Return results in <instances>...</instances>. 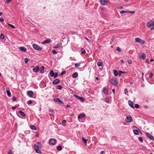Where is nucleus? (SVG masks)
<instances>
[{"mask_svg":"<svg viewBox=\"0 0 154 154\" xmlns=\"http://www.w3.org/2000/svg\"><path fill=\"white\" fill-rule=\"evenodd\" d=\"M57 149L58 151H60L62 149V146H58L57 147Z\"/></svg>","mask_w":154,"mask_h":154,"instance_id":"obj_31","label":"nucleus"},{"mask_svg":"<svg viewBox=\"0 0 154 154\" xmlns=\"http://www.w3.org/2000/svg\"><path fill=\"white\" fill-rule=\"evenodd\" d=\"M49 143L52 145H54L56 143V140L54 139H51L49 140Z\"/></svg>","mask_w":154,"mask_h":154,"instance_id":"obj_11","label":"nucleus"},{"mask_svg":"<svg viewBox=\"0 0 154 154\" xmlns=\"http://www.w3.org/2000/svg\"><path fill=\"white\" fill-rule=\"evenodd\" d=\"M128 62L129 64H132V61L131 60H128Z\"/></svg>","mask_w":154,"mask_h":154,"instance_id":"obj_52","label":"nucleus"},{"mask_svg":"<svg viewBox=\"0 0 154 154\" xmlns=\"http://www.w3.org/2000/svg\"><path fill=\"white\" fill-rule=\"evenodd\" d=\"M146 56L145 54L143 53L142 56V58L143 60H145L146 59Z\"/></svg>","mask_w":154,"mask_h":154,"instance_id":"obj_34","label":"nucleus"},{"mask_svg":"<svg viewBox=\"0 0 154 154\" xmlns=\"http://www.w3.org/2000/svg\"><path fill=\"white\" fill-rule=\"evenodd\" d=\"M105 102L106 103H109V100L108 98H106L105 99Z\"/></svg>","mask_w":154,"mask_h":154,"instance_id":"obj_41","label":"nucleus"},{"mask_svg":"<svg viewBox=\"0 0 154 154\" xmlns=\"http://www.w3.org/2000/svg\"><path fill=\"white\" fill-rule=\"evenodd\" d=\"M54 101L58 102L60 104H63V102L61 101L59 98L58 97H56L54 98Z\"/></svg>","mask_w":154,"mask_h":154,"instance_id":"obj_7","label":"nucleus"},{"mask_svg":"<svg viewBox=\"0 0 154 154\" xmlns=\"http://www.w3.org/2000/svg\"><path fill=\"white\" fill-rule=\"evenodd\" d=\"M128 102V104L130 107L133 109H134V106L133 102L130 100H129Z\"/></svg>","mask_w":154,"mask_h":154,"instance_id":"obj_13","label":"nucleus"},{"mask_svg":"<svg viewBox=\"0 0 154 154\" xmlns=\"http://www.w3.org/2000/svg\"><path fill=\"white\" fill-rule=\"evenodd\" d=\"M112 91L114 93L115 92V89H113L112 90Z\"/></svg>","mask_w":154,"mask_h":154,"instance_id":"obj_63","label":"nucleus"},{"mask_svg":"<svg viewBox=\"0 0 154 154\" xmlns=\"http://www.w3.org/2000/svg\"><path fill=\"white\" fill-rule=\"evenodd\" d=\"M6 92L8 96H9L11 95V93L9 91L7 90Z\"/></svg>","mask_w":154,"mask_h":154,"instance_id":"obj_37","label":"nucleus"},{"mask_svg":"<svg viewBox=\"0 0 154 154\" xmlns=\"http://www.w3.org/2000/svg\"><path fill=\"white\" fill-rule=\"evenodd\" d=\"M154 23L153 22L150 21L147 23L146 26L148 27H150V26L154 25Z\"/></svg>","mask_w":154,"mask_h":154,"instance_id":"obj_15","label":"nucleus"},{"mask_svg":"<svg viewBox=\"0 0 154 154\" xmlns=\"http://www.w3.org/2000/svg\"><path fill=\"white\" fill-rule=\"evenodd\" d=\"M66 122L65 120H63L62 122V124L63 126H65L66 125Z\"/></svg>","mask_w":154,"mask_h":154,"instance_id":"obj_30","label":"nucleus"},{"mask_svg":"<svg viewBox=\"0 0 154 154\" xmlns=\"http://www.w3.org/2000/svg\"><path fill=\"white\" fill-rule=\"evenodd\" d=\"M32 101L31 100H29L27 101V103L29 105L32 103Z\"/></svg>","mask_w":154,"mask_h":154,"instance_id":"obj_42","label":"nucleus"},{"mask_svg":"<svg viewBox=\"0 0 154 154\" xmlns=\"http://www.w3.org/2000/svg\"><path fill=\"white\" fill-rule=\"evenodd\" d=\"M30 127L31 128V129L33 130H36V127L34 125H31L30 126Z\"/></svg>","mask_w":154,"mask_h":154,"instance_id":"obj_24","label":"nucleus"},{"mask_svg":"<svg viewBox=\"0 0 154 154\" xmlns=\"http://www.w3.org/2000/svg\"><path fill=\"white\" fill-rule=\"evenodd\" d=\"M100 4L103 5H105L108 2L106 0H100Z\"/></svg>","mask_w":154,"mask_h":154,"instance_id":"obj_10","label":"nucleus"},{"mask_svg":"<svg viewBox=\"0 0 154 154\" xmlns=\"http://www.w3.org/2000/svg\"><path fill=\"white\" fill-rule=\"evenodd\" d=\"M80 66V64L79 63H75V67H79Z\"/></svg>","mask_w":154,"mask_h":154,"instance_id":"obj_51","label":"nucleus"},{"mask_svg":"<svg viewBox=\"0 0 154 154\" xmlns=\"http://www.w3.org/2000/svg\"><path fill=\"white\" fill-rule=\"evenodd\" d=\"M132 120V118L130 115H129L126 116V118L125 119L126 122H131Z\"/></svg>","mask_w":154,"mask_h":154,"instance_id":"obj_3","label":"nucleus"},{"mask_svg":"<svg viewBox=\"0 0 154 154\" xmlns=\"http://www.w3.org/2000/svg\"><path fill=\"white\" fill-rule=\"evenodd\" d=\"M52 52L54 54H56L57 53V51L55 50H53Z\"/></svg>","mask_w":154,"mask_h":154,"instance_id":"obj_44","label":"nucleus"},{"mask_svg":"<svg viewBox=\"0 0 154 154\" xmlns=\"http://www.w3.org/2000/svg\"><path fill=\"white\" fill-rule=\"evenodd\" d=\"M50 75L52 77H54V72L53 70H51L50 71L49 73Z\"/></svg>","mask_w":154,"mask_h":154,"instance_id":"obj_23","label":"nucleus"},{"mask_svg":"<svg viewBox=\"0 0 154 154\" xmlns=\"http://www.w3.org/2000/svg\"><path fill=\"white\" fill-rule=\"evenodd\" d=\"M8 154H12V151L11 150H10L9 151Z\"/></svg>","mask_w":154,"mask_h":154,"instance_id":"obj_57","label":"nucleus"},{"mask_svg":"<svg viewBox=\"0 0 154 154\" xmlns=\"http://www.w3.org/2000/svg\"><path fill=\"white\" fill-rule=\"evenodd\" d=\"M19 113L21 114V115L23 116V117H25L26 116L25 114L24 113L22 112L21 110H20L19 111Z\"/></svg>","mask_w":154,"mask_h":154,"instance_id":"obj_26","label":"nucleus"},{"mask_svg":"<svg viewBox=\"0 0 154 154\" xmlns=\"http://www.w3.org/2000/svg\"><path fill=\"white\" fill-rule=\"evenodd\" d=\"M146 136L149 139L151 140H154V137L149 134L148 133H146Z\"/></svg>","mask_w":154,"mask_h":154,"instance_id":"obj_5","label":"nucleus"},{"mask_svg":"<svg viewBox=\"0 0 154 154\" xmlns=\"http://www.w3.org/2000/svg\"><path fill=\"white\" fill-rule=\"evenodd\" d=\"M13 101H15L16 100H17V98H16L14 97V96L13 97Z\"/></svg>","mask_w":154,"mask_h":154,"instance_id":"obj_55","label":"nucleus"},{"mask_svg":"<svg viewBox=\"0 0 154 154\" xmlns=\"http://www.w3.org/2000/svg\"><path fill=\"white\" fill-rule=\"evenodd\" d=\"M39 70V68L38 66H36L33 69V71L34 72H37Z\"/></svg>","mask_w":154,"mask_h":154,"instance_id":"obj_12","label":"nucleus"},{"mask_svg":"<svg viewBox=\"0 0 154 154\" xmlns=\"http://www.w3.org/2000/svg\"><path fill=\"white\" fill-rule=\"evenodd\" d=\"M78 76V74L77 72H76L74 73L72 75V77L73 78H76Z\"/></svg>","mask_w":154,"mask_h":154,"instance_id":"obj_20","label":"nucleus"},{"mask_svg":"<svg viewBox=\"0 0 154 154\" xmlns=\"http://www.w3.org/2000/svg\"><path fill=\"white\" fill-rule=\"evenodd\" d=\"M51 42V40L50 39H48L45 40L43 42H42V44H48L50 43Z\"/></svg>","mask_w":154,"mask_h":154,"instance_id":"obj_16","label":"nucleus"},{"mask_svg":"<svg viewBox=\"0 0 154 154\" xmlns=\"http://www.w3.org/2000/svg\"><path fill=\"white\" fill-rule=\"evenodd\" d=\"M75 96L79 100H81L82 102H84L85 101V99L83 97L78 96L77 95H75Z\"/></svg>","mask_w":154,"mask_h":154,"instance_id":"obj_17","label":"nucleus"},{"mask_svg":"<svg viewBox=\"0 0 154 154\" xmlns=\"http://www.w3.org/2000/svg\"><path fill=\"white\" fill-rule=\"evenodd\" d=\"M60 82V80L58 79H55L52 82V84L54 85H56L59 84Z\"/></svg>","mask_w":154,"mask_h":154,"instance_id":"obj_8","label":"nucleus"},{"mask_svg":"<svg viewBox=\"0 0 154 154\" xmlns=\"http://www.w3.org/2000/svg\"><path fill=\"white\" fill-rule=\"evenodd\" d=\"M34 147L36 152L39 154L42 153V152L39 149V148L37 147V145L36 144L34 145Z\"/></svg>","mask_w":154,"mask_h":154,"instance_id":"obj_6","label":"nucleus"},{"mask_svg":"<svg viewBox=\"0 0 154 154\" xmlns=\"http://www.w3.org/2000/svg\"><path fill=\"white\" fill-rule=\"evenodd\" d=\"M49 110L50 112H51L52 113V114H54V112L53 110H51L50 109H49Z\"/></svg>","mask_w":154,"mask_h":154,"instance_id":"obj_54","label":"nucleus"},{"mask_svg":"<svg viewBox=\"0 0 154 154\" xmlns=\"http://www.w3.org/2000/svg\"><path fill=\"white\" fill-rule=\"evenodd\" d=\"M29 61V59L27 58H26L24 59V62L26 63H27Z\"/></svg>","mask_w":154,"mask_h":154,"instance_id":"obj_35","label":"nucleus"},{"mask_svg":"<svg viewBox=\"0 0 154 154\" xmlns=\"http://www.w3.org/2000/svg\"><path fill=\"white\" fill-rule=\"evenodd\" d=\"M0 38L2 39H3L4 38V36L2 34H1L0 35Z\"/></svg>","mask_w":154,"mask_h":154,"instance_id":"obj_46","label":"nucleus"},{"mask_svg":"<svg viewBox=\"0 0 154 154\" xmlns=\"http://www.w3.org/2000/svg\"><path fill=\"white\" fill-rule=\"evenodd\" d=\"M121 62L122 63H124V61H123V60H122V59H121Z\"/></svg>","mask_w":154,"mask_h":154,"instance_id":"obj_64","label":"nucleus"},{"mask_svg":"<svg viewBox=\"0 0 154 154\" xmlns=\"http://www.w3.org/2000/svg\"><path fill=\"white\" fill-rule=\"evenodd\" d=\"M134 106L136 108H138L139 107V104H135Z\"/></svg>","mask_w":154,"mask_h":154,"instance_id":"obj_50","label":"nucleus"},{"mask_svg":"<svg viewBox=\"0 0 154 154\" xmlns=\"http://www.w3.org/2000/svg\"><path fill=\"white\" fill-rule=\"evenodd\" d=\"M120 12V13H121V14H124L125 13L128 12V11H125L124 10H122V11H121Z\"/></svg>","mask_w":154,"mask_h":154,"instance_id":"obj_49","label":"nucleus"},{"mask_svg":"<svg viewBox=\"0 0 154 154\" xmlns=\"http://www.w3.org/2000/svg\"><path fill=\"white\" fill-rule=\"evenodd\" d=\"M82 140L84 142V143L85 144H86V143L88 140V139H86L83 137H82Z\"/></svg>","mask_w":154,"mask_h":154,"instance_id":"obj_28","label":"nucleus"},{"mask_svg":"<svg viewBox=\"0 0 154 154\" xmlns=\"http://www.w3.org/2000/svg\"><path fill=\"white\" fill-rule=\"evenodd\" d=\"M125 72H124V71H119V75L120 76L121 75L122 73H125Z\"/></svg>","mask_w":154,"mask_h":154,"instance_id":"obj_36","label":"nucleus"},{"mask_svg":"<svg viewBox=\"0 0 154 154\" xmlns=\"http://www.w3.org/2000/svg\"><path fill=\"white\" fill-rule=\"evenodd\" d=\"M103 92L104 94H107L108 93V90L106 88H103Z\"/></svg>","mask_w":154,"mask_h":154,"instance_id":"obj_27","label":"nucleus"},{"mask_svg":"<svg viewBox=\"0 0 154 154\" xmlns=\"http://www.w3.org/2000/svg\"><path fill=\"white\" fill-rule=\"evenodd\" d=\"M103 63L101 62H98L97 63V65L98 66H102Z\"/></svg>","mask_w":154,"mask_h":154,"instance_id":"obj_39","label":"nucleus"},{"mask_svg":"<svg viewBox=\"0 0 154 154\" xmlns=\"http://www.w3.org/2000/svg\"><path fill=\"white\" fill-rule=\"evenodd\" d=\"M58 75V73L57 72L54 73V78H55Z\"/></svg>","mask_w":154,"mask_h":154,"instance_id":"obj_48","label":"nucleus"},{"mask_svg":"<svg viewBox=\"0 0 154 154\" xmlns=\"http://www.w3.org/2000/svg\"><path fill=\"white\" fill-rule=\"evenodd\" d=\"M66 73V72L65 71H63L60 74V76H63V75Z\"/></svg>","mask_w":154,"mask_h":154,"instance_id":"obj_38","label":"nucleus"},{"mask_svg":"<svg viewBox=\"0 0 154 154\" xmlns=\"http://www.w3.org/2000/svg\"><path fill=\"white\" fill-rule=\"evenodd\" d=\"M4 21V19L0 17V22H2Z\"/></svg>","mask_w":154,"mask_h":154,"instance_id":"obj_58","label":"nucleus"},{"mask_svg":"<svg viewBox=\"0 0 154 154\" xmlns=\"http://www.w3.org/2000/svg\"><path fill=\"white\" fill-rule=\"evenodd\" d=\"M124 93L126 94V95H127L128 94V91H127V89H125L124 90Z\"/></svg>","mask_w":154,"mask_h":154,"instance_id":"obj_47","label":"nucleus"},{"mask_svg":"<svg viewBox=\"0 0 154 154\" xmlns=\"http://www.w3.org/2000/svg\"><path fill=\"white\" fill-rule=\"evenodd\" d=\"M39 70L42 73H43L44 72V68L43 66H42L40 69H39Z\"/></svg>","mask_w":154,"mask_h":154,"instance_id":"obj_21","label":"nucleus"},{"mask_svg":"<svg viewBox=\"0 0 154 154\" xmlns=\"http://www.w3.org/2000/svg\"><path fill=\"white\" fill-rule=\"evenodd\" d=\"M153 61H154V60L152 59H151L150 60V62H152Z\"/></svg>","mask_w":154,"mask_h":154,"instance_id":"obj_61","label":"nucleus"},{"mask_svg":"<svg viewBox=\"0 0 154 154\" xmlns=\"http://www.w3.org/2000/svg\"><path fill=\"white\" fill-rule=\"evenodd\" d=\"M16 108V107L15 106H13L12 108V109L13 110H14Z\"/></svg>","mask_w":154,"mask_h":154,"instance_id":"obj_60","label":"nucleus"},{"mask_svg":"<svg viewBox=\"0 0 154 154\" xmlns=\"http://www.w3.org/2000/svg\"><path fill=\"white\" fill-rule=\"evenodd\" d=\"M11 1H12V0H6V2L8 3H9Z\"/></svg>","mask_w":154,"mask_h":154,"instance_id":"obj_59","label":"nucleus"},{"mask_svg":"<svg viewBox=\"0 0 154 154\" xmlns=\"http://www.w3.org/2000/svg\"><path fill=\"white\" fill-rule=\"evenodd\" d=\"M8 25L11 28H13V29H15V26L13 25H12L10 23H8Z\"/></svg>","mask_w":154,"mask_h":154,"instance_id":"obj_33","label":"nucleus"},{"mask_svg":"<svg viewBox=\"0 0 154 154\" xmlns=\"http://www.w3.org/2000/svg\"><path fill=\"white\" fill-rule=\"evenodd\" d=\"M85 114H80L78 116V118L81 119L82 118H84L85 117Z\"/></svg>","mask_w":154,"mask_h":154,"instance_id":"obj_18","label":"nucleus"},{"mask_svg":"<svg viewBox=\"0 0 154 154\" xmlns=\"http://www.w3.org/2000/svg\"><path fill=\"white\" fill-rule=\"evenodd\" d=\"M36 145H37V147L39 148H42L43 146L39 142L37 143Z\"/></svg>","mask_w":154,"mask_h":154,"instance_id":"obj_22","label":"nucleus"},{"mask_svg":"<svg viewBox=\"0 0 154 154\" xmlns=\"http://www.w3.org/2000/svg\"><path fill=\"white\" fill-rule=\"evenodd\" d=\"M32 47L34 49L37 51H42V48L35 44H33Z\"/></svg>","mask_w":154,"mask_h":154,"instance_id":"obj_2","label":"nucleus"},{"mask_svg":"<svg viewBox=\"0 0 154 154\" xmlns=\"http://www.w3.org/2000/svg\"><path fill=\"white\" fill-rule=\"evenodd\" d=\"M128 12L131 13L132 14H134L135 13V11H128Z\"/></svg>","mask_w":154,"mask_h":154,"instance_id":"obj_53","label":"nucleus"},{"mask_svg":"<svg viewBox=\"0 0 154 154\" xmlns=\"http://www.w3.org/2000/svg\"><path fill=\"white\" fill-rule=\"evenodd\" d=\"M117 49L118 51H121L120 48L119 47L117 48Z\"/></svg>","mask_w":154,"mask_h":154,"instance_id":"obj_56","label":"nucleus"},{"mask_svg":"<svg viewBox=\"0 0 154 154\" xmlns=\"http://www.w3.org/2000/svg\"><path fill=\"white\" fill-rule=\"evenodd\" d=\"M113 71L115 76H116L118 75H119V72H118L117 70L114 69Z\"/></svg>","mask_w":154,"mask_h":154,"instance_id":"obj_19","label":"nucleus"},{"mask_svg":"<svg viewBox=\"0 0 154 154\" xmlns=\"http://www.w3.org/2000/svg\"><path fill=\"white\" fill-rule=\"evenodd\" d=\"M135 41L136 42L139 43L142 45L145 43L144 41L139 38H135Z\"/></svg>","mask_w":154,"mask_h":154,"instance_id":"obj_4","label":"nucleus"},{"mask_svg":"<svg viewBox=\"0 0 154 154\" xmlns=\"http://www.w3.org/2000/svg\"><path fill=\"white\" fill-rule=\"evenodd\" d=\"M61 45V43H57L56 45L53 46L54 48H58Z\"/></svg>","mask_w":154,"mask_h":154,"instance_id":"obj_25","label":"nucleus"},{"mask_svg":"<svg viewBox=\"0 0 154 154\" xmlns=\"http://www.w3.org/2000/svg\"><path fill=\"white\" fill-rule=\"evenodd\" d=\"M110 82L112 85L115 86H117L118 85V82L116 78L114 77L110 80Z\"/></svg>","mask_w":154,"mask_h":154,"instance_id":"obj_1","label":"nucleus"},{"mask_svg":"<svg viewBox=\"0 0 154 154\" xmlns=\"http://www.w3.org/2000/svg\"><path fill=\"white\" fill-rule=\"evenodd\" d=\"M81 52L82 54H84L85 53V49L83 48H82L81 49Z\"/></svg>","mask_w":154,"mask_h":154,"instance_id":"obj_32","label":"nucleus"},{"mask_svg":"<svg viewBox=\"0 0 154 154\" xmlns=\"http://www.w3.org/2000/svg\"><path fill=\"white\" fill-rule=\"evenodd\" d=\"M19 49L20 51L24 52L26 51H27L26 48L23 47H20Z\"/></svg>","mask_w":154,"mask_h":154,"instance_id":"obj_14","label":"nucleus"},{"mask_svg":"<svg viewBox=\"0 0 154 154\" xmlns=\"http://www.w3.org/2000/svg\"><path fill=\"white\" fill-rule=\"evenodd\" d=\"M57 88L58 89L61 90L62 88V87L60 85H58L57 86Z\"/></svg>","mask_w":154,"mask_h":154,"instance_id":"obj_40","label":"nucleus"},{"mask_svg":"<svg viewBox=\"0 0 154 154\" xmlns=\"http://www.w3.org/2000/svg\"><path fill=\"white\" fill-rule=\"evenodd\" d=\"M133 131L134 134L135 135H137L139 134V132L137 130L134 129Z\"/></svg>","mask_w":154,"mask_h":154,"instance_id":"obj_29","label":"nucleus"},{"mask_svg":"<svg viewBox=\"0 0 154 154\" xmlns=\"http://www.w3.org/2000/svg\"><path fill=\"white\" fill-rule=\"evenodd\" d=\"M27 95L30 97H32L34 94L33 92L32 91H29L27 92Z\"/></svg>","mask_w":154,"mask_h":154,"instance_id":"obj_9","label":"nucleus"},{"mask_svg":"<svg viewBox=\"0 0 154 154\" xmlns=\"http://www.w3.org/2000/svg\"><path fill=\"white\" fill-rule=\"evenodd\" d=\"M138 140L140 142H142L143 141V139L142 137H138Z\"/></svg>","mask_w":154,"mask_h":154,"instance_id":"obj_43","label":"nucleus"},{"mask_svg":"<svg viewBox=\"0 0 154 154\" xmlns=\"http://www.w3.org/2000/svg\"><path fill=\"white\" fill-rule=\"evenodd\" d=\"M153 74L152 73H149V78H151Z\"/></svg>","mask_w":154,"mask_h":154,"instance_id":"obj_45","label":"nucleus"},{"mask_svg":"<svg viewBox=\"0 0 154 154\" xmlns=\"http://www.w3.org/2000/svg\"><path fill=\"white\" fill-rule=\"evenodd\" d=\"M95 79H96L97 80H99V78L98 77H96Z\"/></svg>","mask_w":154,"mask_h":154,"instance_id":"obj_62","label":"nucleus"}]
</instances>
